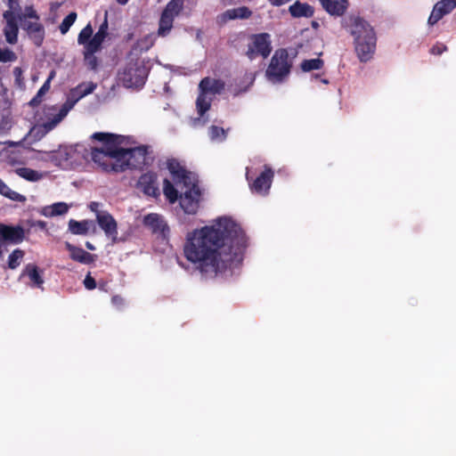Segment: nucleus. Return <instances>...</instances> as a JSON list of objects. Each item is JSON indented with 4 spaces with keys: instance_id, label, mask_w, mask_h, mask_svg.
Returning <instances> with one entry per match:
<instances>
[{
    "instance_id": "nucleus-38",
    "label": "nucleus",
    "mask_w": 456,
    "mask_h": 456,
    "mask_svg": "<svg viewBox=\"0 0 456 456\" xmlns=\"http://www.w3.org/2000/svg\"><path fill=\"white\" fill-rule=\"evenodd\" d=\"M154 41H155L154 35L149 34V35H146L144 37H142V39H140L137 42V46L141 51H147L153 45Z\"/></svg>"
},
{
    "instance_id": "nucleus-34",
    "label": "nucleus",
    "mask_w": 456,
    "mask_h": 456,
    "mask_svg": "<svg viewBox=\"0 0 456 456\" xmlns=\"http://www.w3.org/2000/svg\"><path fill=\"white\" fill-rule=\"evenodd\" d=\"M300 66L303 71L309 72L311 70L322 69V67L323 66V61L319 58L305 60L301 62Z\"/></svg>"
},
{
    "instance_id": "nucleus-17",
    "label": "nucleus",
    "mask_w": 456,
    "mask_h": 456,
    "mask_svg": "<svg viewBox=\"0 0 456 456\" xmlns=\"http://www.w3.org/2000/svg\"><path fill=\"white\" fill-rule=\"evenodd\" d=\"M145 225L149 226L154 232H159L167 236L169 232L168 226L163 217L158 214H150L144 217Z\"/></svg>"
},
{
    "instance_id": "nucleus-16",
    "label": "nucleus",
    "mask_w": 456,
    "mask_h": 456,
    "mask_svg": "<svg viewBox=\"0 0 456 456\" xmlns=\"http://www.w3.org/2000/svg\"><path fill=\"white\" fill-rule=\"evenodd\" d=\"M273 174L271 169H265L254 182L252 190L261 195L267 193L272 184Z\"/></svg>"
},
{
    "instance_id": "nucleus-29",
    "label": "nucleus",
    "mask_w": 456,
    "mask_h": 456,
    "mask_svg": "<svg viewBox=\"0 0 456 456\" xmlns=\"http://www.w3.org/2000/svg\"><path fill=\"white\" fill-rule=\"evenodd\" d=\"M56 72L52 70L48 76V78L38 90L37 95L30 101V105L36 106L39 104L42 101L43 96L49 91L51 81L55 77Z\"/></svg>"
},
{
    "instance_id": "nucleus-41",
    "label": "nucleus",
    "mask_w": 456,
    "mask_h": 456,
    "mask_svg": "<svg viewBox=\"0 0 456 456\" xmlns=\"http://www.w3.org/2000/svg\"><path fill=\"white\" fill-rule=\"evenodd\" d=\"M84 285L87 289H93L96 287V282L93 277L87 275L84 280Z\"/></svg>"
},
{
    "instance_id": "nucleus-18",
    "label": "nucleus",
    "mask_w": 456,
    "mask_h": 456,
    "mask_svg": "<svg viewBox=\"0 0 456 456\" xmlns=\"http://www.w3.org/2000/svg\"><path fill=\"white\" fill-rule=\"evenodd\" d=\"M70 208H71V205H69L66 202H56V203L43 207L39 210V213H40V215L44 216L45 217L52 218V217L66 215L69 212Z\"/></svg>"
},
{
    "instance_id": "nucleus-35",
    "label": "nucleus",
    "mask_w": 456,
    "mask_h": 456,
    "mask_svg": "<svg viewBox=\"0 0 456 456\" xmlns=\"http://www.w3.org/2000/svg\"><path fill=\"white\" fill-rule=\"evenodd\" d=\"M77 19V13L72 12L67 17L64 18L60 25V31L62 35L66 34L69 28L74 24Z\"/></svg>"
},
{
    "instance_id": "nucleus-12",
    "label": "nucleus",
    "mask_w": 456,
    "mask_h": 456,
    "mask_svg": "<svg viewBox=\"0 0 456 456\" xmlns=\"http://www.w3.org/2000/svg\"><path fill=\"white\" fill-rule=\"evenodd\" d=\"M95 88L96 85L93 82L82 83L70 90L65 103L72 109L80 99L92 94Z\"/></svg>"
},
{
    "instance_id": "nucleus-51",
    "label": "nucleus",
    "mask_w": 456,
    "mask_h": 456,
    "mask_svg": "<svg viewBox=\"0 0 456 456\" xmlns=\"http://www.w3.org/2000/svg\"><path fill=\"white\" fill-rule=\"evenodd\" d=\"M86 246L90 250H94V247L90 242H86Z\"/></svg>"
},
{
    "instance_id": "nucleus-5",
    "label": "nucleus",
    "mask_w": 456,
    "mask_h": 456,
    "mask_svg": "<svg viewBox=\"0 0 456 456\" xmlns=\"http://www.w3.org/2000/svg\"><path fill=\"white\" fill-rule=\"evenodd\" d=\"M225 83L219 78L207 77L199 84V95L196 100V108L200 117L210 109L211 102L216 94L224 91Z\"/></svg>"
},
{
    "instance_id": "nucleus-25",
    "label": "nucleus",
    "mask_w": 456,
    "mask_h": 456,
    "mask_svg": "<svg viewBox=\"0 0 456 456\" xmlns=\"http://www.w3.org/2000/svg\"><path fill=\"white\" fill-rule=\"evenodd\" d=\"M65 246L73 260L82 264H89L93 261V256L83 248L75 247L69 242H66Z\"/></svg>"
},
{
    "instance_id": "nucleus-53",
    "label": "nucleus",
    "mask_w": 456,
    "mask_h": 456,
    "mask_svg": "<svg viewBox=\"0 0 456 456\" xmlns=\"http://www.w3.org/2000/svg\"><path fill=\"white\" fill-rule=\"evenodd\" d=\"M5 143L8 144L9 146H15V145H17V143L14 142H6Z\"/></svg>"
},
{
    "instance_id": "nucleus-44",
    "label": "nucleus",
    "mask_w": 456,
    "mask_h": 456,
    "mask_svg": "<svg viewBox=\"0 0 456 456\" xmlns=\"http://www.w3.org/2000/svg\"><path fill=\"white\" fill-rule=\"evenodd\" d=\"M107 30H108V21H107V13L105 14V19L103 23L100 26L97 32L102 33V35L107 36Z\"/></svg>"
},
{
    "instance_id": "nucleus-19",
    "label": "nucleus",
    "mask_w": 456,
    "mask_h": 456,
    "mask_svg": "<svg viewBox=\"0 0 456 456\" xmlns=\"http://www.w3.org/2000/svg\"><path fill=\"white\" fill-rule=\"evenodd\" d=\"M25 276H27L29 279L30 287L42 289V286L44 284V279L42 277L41 272L39 271L37 265L33 264L27 265L20 274V278Z\"/></svg>"
},
{
    "instance_id": "nucleus-3",
    "label": "nucleus",
    "mask_w": 456,
    "mask_h": 456,
    "mask_svg": "<svg viewBox=\"0 0 456 456\" xmlns=\"http://www.w3.org/2000/svg\"><path fill=\"white\" fill-rule=\"evenodd\" d=\"M167 167L171 180L165 179L163 193L170 203L179 200V204L184 213L195 215L201 200V191L198 185L195 174L186 170L177 160L168 159Z\"/></svg>"
},
{
    "instance_id": "nucleus-39",
    "label": "nucleus",
    "mask_w": 456,
    "mask_h": 456,
    "mask_svg": "<svg viewBox=\"0 0 456 456\" xmlns=\"http://www.w3.org/2000/svg\"><path fill=\"white\" fill-rule=\"evenodd\" d=\"M39 20V17L37 16L36 11L31 6L26 7L24 10V12L19 16L20 22H23L25 20Z\"/></svg>"
},
{
    "instance_id": "nucleus-4",
    "label": "nucleus",
    "mask_w": 456,
    "mask_h": 456,
    "mask_svg": "<svg viewBox=\"0 0 456 456\" xmlns=\"http://www.w3.org/2000/svg\"><path fill=\"white\" fill-rule=\"evenodd\" d=\"M349 32L354 37L355 52L360 61H369L375 52L377 41L371 25L360 17H352Z\"/></svg>"
},
{
    "instance_id": "nucleus-30",
    "label": "nucleus",
    "mask_w": 456,
    "mask_h": 456,
    "mask_svg": "<svg viewBox=\"0 0 456 456\" xmlns=\"http://www.w3.org/2000/svg\"><path fill=\"white\" fill-rule=\"evenodd\" d=\"M0 194L18 202L26 201V197L19 192L12 191L3 180L0 179Z\"/></svg>"
},
{
    "instance_id": "nucleus-27",
    "label": "nucleus",
    "mask_w": 456,
    "mask_h": 456,
    "mask_svg": "<svg viewBox=\"0 0 456 456\" xmlns=\"http://www.w3.org/2000/svg\"><path fill=\"white\" fill-rule=\"evenodd\" d=\"M289 12L294 17H311L314 13L312 7L306 4L296 2L289 7Z\"/></svg>"
},
{
    "instance_id": "nucleus-23",
    "label": "nucleus",
    "mask_w": 456,
    "mask_h": 456,
    "mask_svg": "<svg viewBox=\"0 0 456 456\" xmlns=\"http://www.w3.org/2000/svg\"><path fill=\"white\" fill-rule=\"evenodd\" d=\"M138 186L147 195L155 196L157 194L156 177L152 174L142 175L139 178Z\"/></svg>"
},
{
    "instance_id": "nucleus-6",
    "label": "nucleus",
    "mask_w": 456,
    "mask_h": 456,
    "mask_svg": "<svg viewBox=\"0 0 456 456\" xmlns=\"http://www.w3.org/2000/svg\"><path fill=\"white\" fill-rule=\"evenodd\" d=\"M148 71L142 62L136 61L127 64L118 74V80L124 86L140 87L144 84Z\"/></svg>"
},
{
    "instance_id": "nucleus-2",
    "label": "nucleus",
    "mask_w": 456,
    "mask_h": 456,
    "mask_svg": "<svg viewBox=\"0 0 456 456\" xmlns=\"http://www.w3.org/2000/svg\"><path fill=\"white\" fill-rule=\"evenodd\" d=\"M93 139L103 145L92 151L93 161L104 171L120 172L126 168L140 167L146 162L147 148L144 146L125 149L118 137L106 133H94Z\"/></svg>"
},
{
    "instance_id": "nucleus-9",
    "label": "nucleus",
    "mask_w": 456,
    "mask_h": 456,
    "mask_svg": "<svg viewBox=\"0 0 456 456\" xmlns=\"http://www.w3.org/2000/svg\"><path fill=\"white\" fill-rule=\"evenodd\" d=\"M71 110L69 105L64 103L60 109L56 107H49L45 110L46 121L43 122L40 128L46 134L53 130L69 113Z\"/></svg>"
},
{
    "instance_id": "nucleus-26",
    "label": "nucleus",
    "mask_w": 456,
    "mask_h": 456,
    "mask_svg": "<svg viewBox=\"0 0 456 456\" xmlns=\"http://www.w3.org/2000/svg\"><path fill=\"white\" fill-rule=\"evenodd\" d=\"M15 173L21 178L28 182H37L43 179L45 174L37 170L28 167H20L15 170Z\"/></svg>"
},
{
    "instance_id": "nucleus-14",
    "label": "nucleus",
    "mask_w": 456,
    "mask_h": 456,
    "mask_svg": "<svg viewBox=\"0 0 456 456\" xmlns=\"http://www.w3.org/2000/svg\"><path fill=\"white\" fill-rule=\"evenodd\" d=\"M23 29H25L28 36L34 40L35 44L39 45L44 38L45 30L39 20H25L20 22Z\"/></svg>"
},
{
    "instance_id": "nucleus-8",
    "label": "nucleus",
    "mask_w": 456,
    "mask_h": 456,
    "mask_svg": "<svg viewBox=\"0 0 456 456\" xmlns=\"http://www.w3.org/2000/svg\"><path fill=\"white\" fill-rule=\"evenodd\" d=\"M271 50L270 35L262 33L252 37L247 55L249 59H254L257 55L266 57L271 53Z\"/></svg>"
},
{
    "instance_id": "nucleus-48",
    "label": "nucleus",
    "mask_w": 456,
    "mask_h": 456,
    "mask_svg": "<svg viewBox=\"0 0 456 456\" xmlns=\"http://www.w3.org/2000/svg\"><path fill=\"white\" fill-rule=\"evenodd\" d=\"M34 225L42 230L46 228V223L45 221H41V220L37 221Z\"/></svg>"
},
{
    "instance_id": "nucleus-11",
    "label": "nucleus",
    "mask_w": 456,
    "mask_h": 456,
    "mask_svg": "<svg viewBox=\"0 0 456 456\" xmlns=\"http://www.w3.org/2000/svg\"><path fill=\"white\" fill-rule=\"evenodd\" d=\"M96 220L106 236L115 242L118 236V225L112 216L107 212H97Z\"/></svg>"
},
{
    "instance_id": "nucleus-21",
    "label": "nucleus",
    "mask_w": 456,
    "mask_h": 456,
    "mask_svg": "<svg viewBox=\"0 0 456 456\" xmlns=\"http://www.w3.org/2000/svg\"><path fill=\"white\" fill-rule=\"evenodd\" d=\"M0 235L6 240L20 243L24 239V230L20 226H0Z\"/></svg>"
},
{
    "instance_id": "nucleus-28",
    "label": "nucleus",
    "mask_w": 456,
    "mask_h": 456,
    "mask_svg": "<svg viewBox=\"0 0 456 456\" xmlns=\"http://www.w3.org/2000/svg\"><path fill=\"white\" fill-rule=\"evenodd\" d=\"M183 7V0H171L167 3L165 9L162 12V14L175 20L176 16L179 15Z\"/></svg>"
},
{
    "instance_id": "nucleus-47",
    "label": "nucleus",
    "mask_w": 456,
    "mask_h": 456,
    "mask_svg": "<svg viewBox=\"0 0 456 456\" xmlns=\"http://www.w3.org/2000/svg\"><path fill=\"white\" fill-rule=\"evenodd\" d=\"M4 248V242L0 240V263L3 261L4 252L6 251Z\"/></svg>"
},
{
    "instance_id": "nucleus-1",
    "label": "nucleus",
    "mask_w": 456,
    "mask_h": 456,
    "mask_svg": "<svg viewBox=\"0 0 456 456\" xmlns=\"http://www.w3.org/2000/svg\"><path fill=\"white\" fill-rule=\"evenodd\" d=\"M246 237L240 225L227 216L186 234L185 258L201 273L216 274L241 261Z\"/></svg>"
},
{
    "instance_id": "nucleus-10",
    "label": "nucleus",
    "mask_w": 456,
    "mask_h": 456,
    "mask_svg": "<svg viewBox=\"0 0 456 456\" xmlns=\"http://www.w3.org/2000/svg\"><path fill=\"white\" fill-rule=\"evenodd\" d=\"M456 7V0H441L437 2L428 18V24L433 26L437 23L444 15L450 13Z\"/></svg>"
},
{
    "instance_id": "nucleus-49",
    "label": "nucleus",
    "mask_w": 456,
    "mask_h": 456,
    "mask_svg": "<svg viewBox=\"0 0 456 456\" xmlns=\"http://www.w3.org/2000/svg\"><path fill=\"white\" fill-rule=\"evenodd\" d=\"M269 1L272 3V4L276 5V6L282 5L288 2V0H269Z\"/></svg>"
},
{
    "instance_id": "nucleus-7",
    "label": "nucleus",
    "mask_w": 456,
    "mask_h": 456,
    "mask_svg": "<svg viewBox=\"0 0 456 456\" xmlns=\"http://www.w3.org/2000/svg\"><path fill=\"white\" fill-rule=\"evenodd\" d=\"M290 65L285 50H277L273 55L266 70V77L273 83L280 82L289 73Z\"/></svg>"
},
{
    "instance_id": "nucleus-13",
    "label": "nucleus",
    "mask_w": 456,
    "mask_h": 456,
    "mask_svg": "<svg viewBox=\"0 0 456 456\" xmlns=\"http://www.w3.org/2000/svg\"><path fill=\"white\" fill-rule=\"evenodd\" d=\"M72 151V147L61 145L57 150L51 151L46 154L50 156L51 163L56 167H64L71 158Z\"/></svg>"
},
{
    "instance_id": "nucleus-45",
    "label": "nucleus",
    "mask_w": 456,
    "mask_h": 456,
    "mask_svg": "<svg viewBox=\"0 0 456 456\" xmlns=\"http://www.w3.org/2000/svg\"><path fill=\"white\" fill-rule=\"evenodd\" d=\"M112 303H113V305L119 306L124 304V300L122 297H120L118 296H115L112 297Z\"/></svg>"
},
{
    "instance_id": "nucleus-20",
    "label": "nucleus",
    "mask_w": 456,
    "mask_h": 456,
    "mask_svg": "<svg viewBox=\"0 0 456 456\" xmlns=\"http://www.w3.org/2000/svg\"><path fill=\"white\" fill-rule=\"evenodd\" d=\"M95 227L91 220L76 221L70 219L69 221V231L75 235H86L91 231L94 232Z\"/></svg>"
},
{
    "instance_id": "nucleus-22",
    "label": "nucleus",
    "mask_w": 456,
    "mask_h": 456,
    "mask_svg": "<svg viewBox=\"0 0 456 456\" xmlns=\"http://www.w3.org/2000/svg\"><path fill=\"white\" fill-rule=\"evenodd\" d=\"M322 7L331 15L341 16L347 8L346 0H319Z\"/></svg>"
},
{
    "instance_id": "nucleus-43",
    "label": "nucleus",
    "mask_w": 456,
    "mask_h": 456,
    "mask_svg": "<svg viewBox=\"0 0 456 456\" xmlns=\"http://www.w3.org/2000/svg\"><path fill=\"white\" fill-rule=\"evenodd\" d=\"M446 46L444 45H437L431 48V53L434 54H441L444 51H446Z\"/></svg>"
},
{
    "instance_id": "nucleus-40",
    "label": "nucleus",
    "mask_w": 456,
    "mask_h": 456,
    "mask_svg": "<svg viewBox=\"0 0 456 456\" xmlns=\"http://www.w3.org/2000/svg\"><path fill=\"white\" fill-rule=\"evenodd\" d=\"M16 54L8 48H0V61L11 62L16 61Z\"/></svg>"
},
{
    "instance_id": "nucleus-36",
    "label": "nucleus",
    "mask_w": 456,
    "mask_h": 456,
    "mask_svg": "<svg viewBox=\"0 0 456 456\" xmlns=\"http://www.w3.org/2000/svg\"><path fill=\"white\" fill-rule=\"evenodd\" d=\"M209 136L212 141H224L226 138V133L224 128L212 126L209 128Z\"/></svg>"
},
{
    "instance_id": "nucleus-50",
    "label": "nucleus",
    "mask_w": 456,
    "mask_h": 456,
    "mask_svg": "<svg viewBox=\"0 0 456 456\" xmlns=\"http://www.w3.org/2000/svg\"><path fill=\"white\" fill-rule=\"evenodd\" d=\"M8 2L11 9H14L18 5V0H8Z\"/></svg>"
},
{
    "instance_id": "nucleus-24",
    "label": "nucleus",
    "mask_w": 456,
    "mask_h": 456,
    "mask_svg": "<svg viewBox=\"0 0 456 456\" xmlns=\"http://www.w3.org/2000/svg\"><path fill=\"white\" fill-rule=\"evenodd\" d=\"M251 16V11L246 6L228 9L220 16L222 21H227L236 19H247Z\"/></svg>"
},
{
    "instance_id": "nucleus-31",
    "label": "nucleus",
    "mask_w": 456,
    "mask_h": 456,
    "mask_svg": "<svg viewBox=\"0 0 456 456\" xmlns=\"http://www.w3.org/2000/svg\"><path fill=\"white\" fill-rule=\"evenodd\" d=\"M106 36L102 33L96 32L95 35L90 39L89 42L86 45V51L87 53H94L97 52L102 42L104 41Z\"/></svg>"
},
{
    "instance_id": "nucleus-32",
    "label": "nucleus",
    "mask_w": 456,
    "mask_h": 456,
    "mask_svg": "<svg viewBox=\"0 0 456 456\" xmlns=\"http://www.w3.org/2000/svg\"><path fill=\"white\" fill-rule=\"evenodd\" d=\"M25 253L21 249H14L9 256L7 259V266L8 268L14 270L16 269L22 262L24 258Z\"/></svg>"
},
{
    "instance_id": "nucleus-37",
    "label": "nucleus",
    "mask_w": 456,
    "mask_h": 456,
    "mask_svg": "<svg viewBox=\"0 0 456 456\" xmlns=\"http://www.w3.org/2000/svg\"><path fill=\"white\" fill-rule=\"evenodd\" d=\"M93 35V28L90 24H87L79 33L77 37V42L79 45H83L86 46L87 42H89L90 37Z\"/></svg>"
},
{
    "instance_id": "nucleus-33",
    "label": "nucleus",
    "mask_w": 456,
    "mask_h": 456,
    "mask_svg": "<svg viewBox=\"0 0 456 456\" xmlns=\"http://www.w3.org/2000/svg\"><path fill=\"white\" fill-rule=\"evenodd\" d=\"M173 22H174L173 19L161 13L159 24L158 35L159 37H166L167 35H168L173 28Z\"/></svg>"
},
{
    "instance_id": "nucleus-46",
    "label": "nucleus",
    "mask_w": 456,
    "mask_h": 456,
    "mask_svg": "<svg viewBox=\"0 0 456 456\" xmlns=\"http://www.w3.org/2000/svg\"><path fill=\"white\" fill-rule=\"evenodd\" d=\"M89 208L90 209L94 212L96 215H97V212H100L98 210V208H99V203L97 202H91L90 205H89Z\"/></svg>"
},
{
    "instance_id": "nucleus-52",
    "label": "nucleus",
    "mask_w": 456,
    "mask_h": 456,
    "mask_svg": "<svg viewBox=\"0 0 456 456\" xmlns=\"http://www.w3.org/2000/svg\"><path fill=\"white\" fill-rule=\"evenodd\" d=\"M119 4L125 5L128 3V0H116Z\"/></svg>"
},
{
    "instance_id": "nucleus-42",
    "label": "nucleus",
    "mask_w": 456,
    "mask_h": 456,
    "mask_svg": "<svg viewBox=\"0 0 456 456\" xmlns=\"http://www.w3.org/2000/svg\"><path fill=\"white\" fill-rule=\"evenodd\" d=\"M45 153H49V151H37V154L34 157V159L39 160V161H50L51 162L50 156Z\"/></svg>"
},
{
    "instance_id": "nucleus-15",
    "label": "nucleus",
    "mask_w": 456,
    "mask_h": 456,
    "mask_svg": "<svg viewBox=\"0 0 456 456\" xmlns=\"http://www.w3.org/2000/svg\"><path fill=\"white\" fill-rule=\"evenodd\" d=\"M4 17L6 20V25L4 29V34L7 43L13 45L18 40V26L12 16V12H5Z\"/></svg>"
}]
</instances>
